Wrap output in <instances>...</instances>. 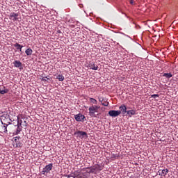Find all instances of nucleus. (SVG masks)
Segmentation results:
<instances>
[{"label":"nucleus","mask_w":178,"mask_h":178,"mask_svg":"<svg viewBox=\"0 0 178 178\" xmlns=\"http://www.w3.org/2000/svg\"><path fill=\"white\" fill-rule=\"evenodd\" d=\"M119 109H120V112H122V114L124 116L126 113H127V107H126V105L122 104L120 106Z\"/></svg>","instance_id":"obj_11"},{"label":"nucleus","mask_w":178,"mask_h":178,"mask_svg":"<svg viewBox=\"0 0 178 178\" xmlns=\"http://www.w3.org/2000/svg\"><path fill=\"white\" fill-rule=\"evenodd\" d=\"M14 47L17 48V49H19L20 52H22V48H23V46L20 45L19 43H15Z\"/></svg>","instance_id":"obj_18"},{"label":"nucleus","mask_w":178,"mask_h":178,"mask_svg":"<svg viewBox=\"0 0 178 178\" xmlns=\"http://www.w3.org/2000/svg\"><path fill=\"white\" fill-rule=\"evenodd\" d=\"M89 101L90 102H91L92 104H94L95 105H97V104H98V102L97 101V99L94 98H90Z\"/></svg>","instance_id":"obj_22"},{"label":"nucleus","mask_w":178,"mask_h":178,"mask_svg":"<svg viewBox=\"0 0 178 178\" xmlns=\"http://www.w3.org/2000/svg\"><path fill=\"white\" fill-rule=\"evenodd\" d=\"M80 173V170H75L74 172V177H72V178H87V177L81 175V174H79Z\"/></svg>","instance_id":"obj_10"},{"label":"nucleus","mask_w":178,"mask_h":178,"mask_svg":"<svg viewBox=\"0 0 178 178\" xmlns=\"http://www.w3.org/2000/svg\"><path fill=\"white\" fill-rule=\"evenodd\" d=\"M152 98H158L159 97V95H152Z\"/></svg>","instance_id":"obj_28"},{"label":"nucleus","mask_w":178,"mask_h":178,"mask_svg":"<svg viewBox=\"0 0 178 178\" xmlns=\"http://www.w3.org/2000/svg\"><path fill=\"white\" fill-rule=\"evenodd\" d=\"M16 143V147L19 148H22L23 144L21 142H17V139H15Z\"/></svg>","instance_id":"obj_21"},{"label":"nucleus","mask_w":178,"mask_h":178,"mask_svg":"<svg viewBox=\"0 0 178 178\" xmlns=\"http://www.w3.org/2000/svg\"><path fill=\"white\" fill-rule=\"evenodd\" d=\"M67 178H70V176H69Z\"/></svg>","instance_id":"obj_34"},{"label":"nucleus","mask_w":178,"mask_h":178,"mask_svg":"<svg viewBox=\"0 0 178 178\" xmlns=\"http://www.w3.org/2000/svg\"><path fill=\"white\" fill-rule=\"evenodd\" d=\"M102 105H103V106H108L109 105V102H103V103H102Z\"/></svg>","instance_id":"obj_26"},{"label":"nucleus","mask_w":178,"mask_h":178,"mask_svg":"<svg viewBox=\"0 0 178 178\" xmlns=\"http://www.w3.org/2000/svg\"><path fill=\"white\" fill-rule=\"evenodd\" d=\"M163 77H166L167 79H170L172 77V74L171 73H164L163 74Z\"/></svg>","instance_id":"obj_23"},{"label":"nucleus","mask_w":178,"mask_h":178,"mask_svg":"<svg viewBox=\"0 0 178 178\" xmlns=\"http://www.w3.org/2000/svg\"><path fill=\"white\" fill-rule=\"evenodd\" d=\"M17 128L15 131V134L17 135V134H20V131H22V130L23 129V127L20 126V125H17Z\"/></svg>","instance_id":"obj_15"},{"label":"nucleus","mask_w":178,"mask_h":178,"mask_svg":"<svg viewBox=\"0 0 178 178\" xmlns=\"http://www.w3.org/2000/svg\"><path fill=\"white\" fill-rule=\"evenodd\" d=\"M99 101L102 104L104 102V98L103 97H99Z\"/></svg>","instance_id":"obj_29"},{"label":"nucleus","mask_w":178,"mask_h":178,"mask_svg":"<svg viewBox=\"0 0 178 178\" xmlns=\"http://www.w3.org/2000/svg\"><path fill=\"white\" fill-rule=\"evenodd\" d=\"M1 133H8V126L6 124H3L1 127Z\"/></svg>","instance_id":"obj_17"},{"label":"nucleus","mask_w":178,"mask_h":178,"mask_svg":"<svg viewBox=\"0 0 178 178\" xmlns=\"http://www.w3.org/2000/svg\"><path fill=\"white\" fill-rule=\"evenodd\" d=\"M57 33H58V34H60V33H62V32L60 31V30H58Z\"/></svg>","instance_id":"obj_31"},{"label":"nucleus","mask_w":178,"mask_h":178,"mask_svg":"<svg viewBox=\"0 0 178 178\" xmlns=\"http://www.w3.org/2000/svg\"><path fill=\"white\" fill-rule=\"evenodd\" d=\"M10 115L7 113H5L1 116V122L2 124H6V126H9L10 124Z\"/></svg>","instance_id":"obj_1"},{"label":"nucleus","mask_w":178,"mask_h":178,"mask_svg":"<svg viewBox=\"0 0 178 178\" xmlns=\"http://www.w3.org/2000/svg\"><path fill=\"white\" fill-rule=\"evenodd\" d=\"M161 172V170H159V173H160Z\"/></svg>","instance_id":"obj_32"},{"label":"nucleus","mask_w":178,"mask_h":178,"mask_svg":"<svg viewBox=\"0 0 178 178\" xmlns=\"http://www.w3.org/2000/svg\"><path fill=\"white\" fill-rule=\"evenodd\" d=\"M98 109H99V106L97 105H92L89 107V115L91 118H97V115H95V113L98 112Z\"/></svg>","instance_id":"obj_2"},{"label":"nucleus","mask_w":178,"mask_h":178,"mask_svg":"<svg viewBox=\"0 0 178 178\" xmlns=\"http://www.w3.org/2000/svg\"><path fill=\"white\" fill-rule=\"evenodd\" d=\"M25 54L28 56H31V55H33V49H31V48L27 49L25 51Z\"/></svg>","instance_id":"obj_16"},{"label":"nucleus","mask_w":178,"mask_h":178,"mask_svg":"<svg viewBox=\"0 0 178 178\" xmlns=\"http://www.w3.org/2000/svg\"><path fill=\"white\" fill-rule=\"evenodd\" d=\"M1 91H2V90H0V94H1Z\"/></svg>","instance_id":"obj_33"},{"label":"nucleus","mask_w":178,"mask_h":178,"mask_svg":"<svg viewBox=\"0 0 178 178\" xmlns=\"http://www.w3.org/2000/svg\"><path fill=\"white\" fill-rule=\"evenodd\" d=\"M8 91V89L3 90H1V94H7Z\"/></svg>","instance_id":"obj_27"},{"label":"nucleus","mask_w":178,"mask_h":178,"mask_svg":"<svg viewBox=\"0 0 178 178\" xmlns=\"http://www.w3.org/2000/svg\"><path fill=\"white\" fill-rule=\"evenodd\" d=\"M22 120L19 119V117H17V126H22Z\"/></svg>","instance_id":"obj_24"},{"label":"nucleus","mask_w":178,"mask_h":178,"mask_svg":"<svg viewBox=\"0 0 178 178\" xmlns=\"http://www.w3.org/2000/svg\"><path fill=\"white\" fill-rule=\"evenodd\" d=\"M111 158H113L114 159H116L117 158H119V154H111Z\"/></svg>","instance_id":"obj_25"},{"label":"nucleus","mask_w":178,"mask_h":178,"mask_svg":"<svg viewBox=\"0 0 178 178\" xmlns=\"http://www.w3.org/2000/svg\"><path fill=\"white\" fill-rule=\"evenodd\" d=\"M127 115L129 116V118H131V116L136 115V110H129L127 111Z\"/></svg>","instance_id":"obj_14"},{"label":"nucleus","mask_w":178,"mask_h":178,"mask_svg":"<svg viewBox=\"0 0 178 178\" xmlns=\"http://www.w3.org/2000/svg\"><path fill=\"white\" fill-rule=\"evenodd\" d=\"M90 173H92L91 172L90 167L83 168L79 170V174L82 175L83 176H85L86 177H87V176H88V175H90Z\"/></svg>","instance_id":"obj_4"},{"label":"nucleus","mask_w":178,"mask_h":178,"mask_svg":"<svg viewBox=\"0 0 178 178\" xmlns=\"http://www.w3.org/2000/svg\"><path fill=\"white\" fill-rule=\"evenodd\" d=\"M168 173H169V170H168V169H164V170H161V176H166V175H168Z\"/></svg>","instance_id":"obj_19"},{"label":"nucleus","mask_w":178,"mask_h":178,"mask_svg":"<svg viewBox=\"0 0 178 178\" xmlns=\"http://www.w3.org/2000/svg\"><path fill=\"white\" fill-rule=\"evenodd\" d=\"M57 79L59 80V81H63L65 80V76H63L62 74H58L57 76Z\"/></svg>","instance_id":"obj_20"},{"label":"nucleus","mask_w":178,"mask_h":178,"mask_svg":"<svg viewBox=\"0 0 178 178\" xmlns=\"http://www.w3.org/2000/svg\"><path fill=\"white\" fill-rule=\"evenodd\" d=\"M120 113H122V111H120L111 110L110 111H108V115L111 118H116V117L119 116V115H120Z\"/></svg>","instance_id":"obj_8"},{"label":"nucleus","mask_w":178,"mask_h":178,"mask_svg":"<svg viewBox=\"0 0 178 178\" xmlns=\"http://www.w3.org/2000/svg\"><path fill=\"white\" fill-rule=\"evenodd\" d=\"M54 165L52 163H49V165H46L42 170V175H48L51 170H52V168Z\"/></svg>","instance_id":"obj_5"},{"label":"nucleus","mask_w":178,"mask_h":178,"mask_svg":"<svg viewBox=\"0 0 178 178\" xmlns=\"http://www.w3.org/2000/svg\"><path fill=\"white\" fill-rule=\"evenodd\" d=\"M88 67H90L92 70H98V65H97V62L90 61Z\"/></svg>","instance_id":"obj_9"},{"label":"nucleus","mask_w":178,"mask_h":178,"mask_svg":"<svg viewBox=\"0 0 178 178\" xmlns=\"http://www.w3.org/2000/svg\"><path fill=\"white\" fill-rule=\"evenodd\" d=\"M74 118L76 122H84L86 120V116L81 113L75 115Z\"/></svg>","instance_id":"obj_7"},{"label":"nucleus","mask_w":178,"mask_h":178,"mask_svg":"<svg viewBox=\"0 0 178 178\" xmlns=\"http://www.w3.org/2000/svg\"><path fill=\"white\" fill-rule=\"evenodd\" d=\"M74 136H77L79 138H88L87 132L83 131H76L74 133Z\"/></svg>","instance_id":"obj_3"},{"label":"nucleus","mask_w":178,"mask_h":178,"mask_svg":"<svg viewBox=\"0 0 178 178\" xmlns=\"http://www.w3.org/2000/svg\"><path fill=\"white\" fill-rule=\"evenodd\" d=\"M129 3L133 5V3H134V0H130Z\"/></svg>","instance_id":"obj_30"},{"label":"nucleus","mask_w":178,"mask_h":178,"mask_svg":"<svg viewBox=\"0 0 178 178\" xmlns=\"http://www.w3.org/2000/svg\"><path fill=\"white\" fill-rule=\"evenodd\" d=\"M92 173H99L102 170V168L99 165H95L93 167H89Z\"/></svg>","instance_id":"obj_6"},{"label":"nucleus","mask_w":178,"mask_h":178,"mask_svg":"<svg viewBox=\"0 0 178 178\" xmlns=\"http://www.w3.org/2000/svg\"><path fill=\"white\" fill-rule=\"evenodd\" d=\"M9 16H10V19H12L13 17V22H16V20H17V17L19 16V13H11Z\"/></svg>","instance_id":"obj_12"},{"label":"nucleus","mask_w":178,"mask_h":178,"mask_svg":"<svg viewBox=\"0 0 178 178\" xmlns=\"http://www.w3.org/2000/svg\"><path fill=\"white\" fill-rule=\"evenodd\" d=\"M13 64L14 65L15 67H19L20 69V67H22V66H23V64L22 63V62L20 60H15Z\"/></svg>","instance_id":"obj_13"}]
</instances>
